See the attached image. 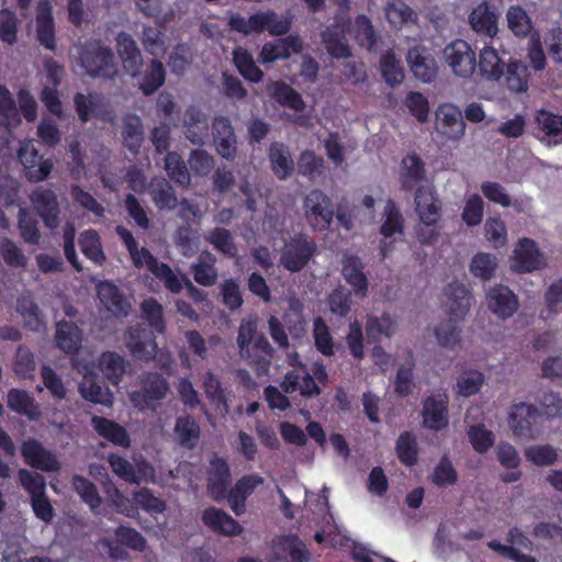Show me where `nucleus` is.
Instances as JSON below:
<instances>
[{
    "mask_svg": "<svg viewBox=\"0 0 562 562\" xmlns=\"http://www.w3.org/2000/svg\"><path fill=\"white\" fill-rule=\"evenodd\" d=\"M117 234L126 246L136 268H147L171 293L178 294L181 292L187 280L184 276L173 271L168 265L159 262L146 248H138L133 235L126 228L119 227Z\"/></svg>",
    "mask_w": 562,
    "mask_h": 562,
    "instance_id": "f257e3e1",
    "label": "nucleus"
},
{
    "mask_svg": "<svg viewBox=\"0 0 562 562\" xmlns=\"http://www.w3.org/2000/svg\"><path fill=\"white\" fill-rule=\"evenodd\" d=\"M441 57L451 74L458 78L469 79L475 72L477 66L475 50L464 40L458 38L447 44Z\"/></svg>",
    "mask_w": 562,
    "mask_h": 562,
    "instance_id": "f03ea898",
    "label": "nucleus"
},
{
    "mask_svg": "<svg viewBox=\"0 0 562 562\" xmlns=\"http://www.w3.org/2000/svg\"><path fill=\"white\" fill-rule=\"evenodd\" d=\"M79 63L92 77H111L115 74L111 50L99 42H91L78 48Z\"/></svg>",
    "mask_w": 562,
    "mask_h": 562,
    "instance_id": "7ed1b4c3",
    "label": "nucleus"
},
{
    "mask_svg": "<svg viewBox=\"0 0 562 562\" xmlns=\"http://www.w3.org/2000/svg\"><path fill=\"white\" fill-rule=\"evenodd\" d=\"M106 460L112 472L128 483L155 482V470L143 458H134L131 462L117 453H109Z\"/></svg>",
    "mask_w": 562,
    "mask_h": 562,
    "instance_id": "20e7f679",
    "label": "nucleus"
},
{
    "mask_svg": "<svg viewBox=\"0 0 562 562\" xmlns=\"http://www.w3.org/2000/svg\"><path fill=\"white\" fill-rule=\"evenodd\" d=\"M510 269L520 273H530L547 266V258L537 243L530 238H520L509 257Z\"/></svg>",
    "mask_w": 562,
    "mask_h": 562,
    "instance_id": "39448f33",
    "label": "nucleus"
},
{
    "mask_svg": "<svg viewBox=\"0 0 562 562\" xmlns=\"http://www.w3.org/2000/svg\"><path fill=\"white\" fill-rule=\"evenodd\" d=\"M316 251L315 243L306 235H296L285 243L280 262L289 271L302 270Z\"/></svg>",
    "mask_w": 562,
    "mask_h": 562,
    "instance_id": "423d86ee",
    "label": "nucleus"
},
{
    "mask_svg": "<svg viewBox=\"0 0 562 562\" xmlns=\"http://www.w3.org/2000/svg\"><path fill=\"white\" fill-rule=\"evenodd\" d=\"M539 416L538 409L525 402L513 404L508 409V427L516 437L522 439H536L540 432L533 424Z\"/></svg>",
    "mask_w": 562,
    "mask_h": 562,
    "instance_id": "0eeeda50",
    "label": "nucleus"
},
{
    "mask_svg": "<svg viewBox=\"0 0 562 562\" xmlns=\"http://www.w3.org/2000/svg\"><path fill=\"white\" fill-rule=\"evenodd\" d=\"M465 122L461 110L453 103H442L435 112L437 133L450 140H459L465 134Z\"/></svg>",
    "mask_w": 562,
    "mask_h": 562,
    "instance_id": "6e6552de",
    "label": "nucleus"
},
{
    "mask_svg": "<svg viewBox=\"0 0 562 562\" xmlns=\"http://www.w3.org/2000/svg\"><path fill=\"white\" fill-rule=\"evenodd\" d=\"M143 391H133L128 397L138 409L153 408V403L164 398L169 390L168 383L159 374L148 373L142 376Z\"/></svg>",
    "mask_w": 562,
    "mask_h": 562,
    "instance_id": "1a4fd4ad",
    "label": "nucleus"
},
{
    "mask_svg": "<svg viewBox=\"0 0 562 562\" xmlns=\"http://www.w3.org/2000/svg\"><path fill=\"white\" fill-rule=\"evenodd\" d=\"M485 301L488 311L501 319L512 317L519 308L517 295L503 284L491 286L485 293Z\"/></svg>",
    "mask_w": 562,
    "mask_h": 562,
    "instance_id": "9d476101",
    "label": "nucleus"
},
{
    "mask_svg": "<svg viewBox=\"0 0 562 562\" xmlns=\"http://www.w3.org/2000/svg\"><path fill=\"white\" fill-rule=\"evenodd\" d=\"M304 210L306 218L314 228L325 229L333 220L334 211L330 201L322 191L314 190L307 194Z\"/></svg>",
    "mask_w": 562,
    "mask_h": 562,
    "instance_id": "9b49d317",
    "label": "nucleus"
},
{
    "mask_svg": "<svg viewBox=\"0 0 562 562\" xmlns=\"http://www.w3.org/2000/svg\"><path fill=\"white\" fill-rule=\"evenodd\" d=\"M443 307L450 318L456 321L462 319L470 310L471 294L465 285L461 282H451L443 292Z\"/></svg>",
    "mask_w": 562,
    "mask_h": 562,
    "instance_id": "f8f14e48",
    "label": "nucleus"
},
{
    "mask_svg": "<svg viewBox=\"0 0 562 562\" xmlns=\"http://www.w3.org/2000/svg\"><path fill=\"white\" fill-rule=\"evenodd\" d=\"M423 425L431 430H442L449 425L448 396L446 394H436L428 396L424 401Z\"/></svg>",
    "mask_w": 562,
    "mask_h": 562,
    "instance_id": "ddd939ff",
    "label": "nucleus"
},
{
    "mask_svg": "<svg viewBox=\"0 0 562 562\" xmlns=\"http://www.w3.org/2000/svg\"><path fill=\"white\" fill-rule=\"evenodd\" d=\"M415 206L419 220L427 226L440 218L441 202L431 184L420 186L415 194Z\"/></svg>",
    "mask_w": 562,
    "mask_h": 562,
    "instance_id": "4468645a",
    "label": "nucleus"
},
{
    "mask_svg": "<svg viewBox=\"0 0 562 562\" xmlns=\"http://www.w3.org/2000/svg\"><path fill=\"white\" fill-rule=\"evenodd\" d=\"M498 18L494 5L481 2L472 9L468 22L476 34L493 38L498 33Z\"/></svg>",
    "mask_w": 562,
    "mask_h": 562,
    "instance_id": "2eb2a0df",
    "label": "nucleus"
},
{
    "mask_svg": "<svg viewBox=\"0 0 562 562\" xmlns=\"http://www.w3.org/2000/svg\"><path fill=\"white\" fill-rule=\"evenodd\" d=\"M18 156L30 181L40 182L45 180L53 169V162L43 160L32 142L24 143L20 147Z\"/></svg>",
    "mask_w": 562,
    "mask_h": 562,
    "instance_id": "dca6fc26",
    "label": "nucleus"
},
{
    "mask_svg": "<svg viewBox=\"0 0 562 562\" xmlns=\"http://www.w3.org/2000/svg\"><path fill=\"white\" fill-rule=\"evenodd\" d=\"M407 64L413 75L423 82L432 81L438 72L434 55L424 47H413L407 53Z\"/></svg>",
    "mask_w": 562,
    "mask_h": 562,
    "instance_id": "f3484780",
    "label": "nucleus"
},
{
    "mask_svg": "<svg viewBox=\"0 0 562 562\" xmlns=\"http://www.w3.org/2000/svg\"><path fill=\"white\" fill-rule=\"evenodd\" d=\"M126 346L131 353L140 360L153 359L157 344L153 334L142 326L131 327L125 336Z\"/></svg>",
    "mask_w": 562,
    "mask_h": 562,
    "instance_id": "a211bd4d",
    "label": "nucleus"
},
{
    "mask_svg": "<svg viewBox=\"0 0 562 562\" xmlns=\"http://www.w3.org/2000/svg\"><path fill=\"white\" fill-rule=\"evenodd\" d=\"M231 484V472L225 460L214 457L207 470V490L215 501L226 497Z\"/></svg>",
    "mask_w": 562,
    "mask_h": 562,
    "instance_id": "6ab92c4d",
    "label": "nucleus"
},
{
    "mask_svg": "<svg viewBox=\"0 0 562 562\" xmlns=\"http://www.w3.org/2000/svg\"><path fill=\"white\" fill-rule=\"evenodd\" d=\"M281 387L288 394L297 392L304 397L315 396L321 393L313 376L303 366L289 371L281 383Z\"/></svg>",
    "mask_w": 562,
    "mask_h": 562,
    "instance_id": "aec40b11",
    "label": "nucleus"
},
{
    "mask_svg": "<svg viewBox=\"0 0 562 562\" xmlns=\"http://www.w3.org/2000/svg\"><path fill=\"white\" fill-rule=\"evenodd\" d=\"M77 370L83 374V381L79 384V391L83 398L87 401L104 405L106 407L112 406L113 395L109 389L102 387L97 384L91 378L90 373L92 369L80 361L76 362Z\"/></svg>",
    "mask_w": 562,
    "mask_h": 562,
    "instance_id": "412c9836",
    "label": "nucleus"
},
{
    "mask_svg": "<svg viewBox=\"0 0 562 562\" xmlns=\"http://www.w3.org/2000/svg\"><path fill=\"white\" fill-rule=\"evenodd\" d=\"M53 7L49 0H38L36 5L35 23L40 43L47 49H55V32Z\"/></svg>",
    "mask_w": 562,
    "mask_h": 562,
    "instance_id": "4be33fe9",
    "label": "nucleus"
},
{
    "mask_svg": "<svg viewBox=\"0 0 562 562\" xmlns=\"http://www.w3.org/2000/svg\"><path fill=\"white\" fill-rule=\"evenodd\" d=\"M53 7L49 0H38L36 5L35 23L40 43L47 49H55V32Z\"/></svg>",
    "mask_w": 562,
    "mask_h": 562,
    "instance_id": "5701e85b",
    "label": "nucleus"
},
{
    "mask_svg": "<svg viewBox=\"0 0 562 562\" xmlns=\"http://www.w3.org/2000/svg\"><path fill=\"white\" fill-rule=\"evenodd\" d=\"M272 552L278 560L291 562H307L310 560V552L305 544L294 536L274 539Z\"/></svg>",
    "mask_w": 562,
    "mask_h": 562,
    "instance_id": "b1692460",
    "label": "nucleus"
},
{
    "mask_svg": "<svg viewBox=\"0 0 562 562\" xmlns=\"http://www.w3.org/2000/svg\"><path fill=\"white\" fill-rule=\"evenodd\" d=\"M214 143L217 153L227 160H233L236 155V136L234 128L226 117H217L213 124Z\"/></svg>",
    "mask_w": 562,
    "mask_h": 562,
    "instance_id": "393cba45",
    "label": "nucleus"
},
{
    "mask_svg": "<svg viewBox=\"0 0 562 562\" xmlns=\"http://www.w3.org/2000/svg\"><path fill=\"white\" fill-rule=\"evenodd\" d=\"M22 456L27 464L42 471H56L59 463L55 456L45 450L41 443L35 440H27L21 449Z\"/></svg>",
    "mask_w": 562,
    "mask_h": 562,
    "instance_id": "a878e982",
    "label": "nucleus"
},
{
    "mask_svg": "<svg viewBox=\"0 0 562 562\" xmlns=\"http://www.w3.org/2000/svg\"><path fill=\"white\" fill-rule=\"evenodd\" d=\"M31 201L47 227L54 228L59 224V207L56 194L50 190H36Z\"/></svg>",
    "mask_w": 562,
    "mask_h": 562,
    "instance_id": "bb28decb",
    "label": "nucleus"
},
{
    "mask_svg": "<svg viewBox=\"0 0 562 562\" xmlns=\"http://www.w3.org/2000/svg\"><path fill=\"white\" fill-rule=\"evenodd\" d=\"M202 520L212 530L220 532L223 536H239L244 531V528L233 517L214 507L207 508L203 512Z\"/></svg>",
    "mask_w": 562,
    "mask_h": 562,
    "instance_id": "cd10ccee",
    "label": "nucleus"
},
{
    "mask_svg": "<svg viewBox=\"0 0 562 562\" xmlns=\"http://www.w3.org/2000/svg\"><path fill=\"white\" fill-rule=\"evenodd\" d=\"M302 50V41L297 36L290 35L274 43L263 45L260 54L262 64L272 63L278 59L289 58L292 54Z\"/></svg>",
    "mask_w": 562,
    "mask_h": 562,
    "instance_id": "c85d7f7f",
    "label": "nucleus"
},
{
    "mask_svg": "<svg viewBox=\"0 0 562 562\" xmlns=\"http://www.w3.org/2000/svg\"><path fill=\"white\" fill-rule=\"evenodd\" d=\"M117 54L122 60L124 70L131 75L136 76L143 64L140 52L131 37L126 33H120L116 38Z\"/></svg>",
    "mask_w": 562,
    "mask_h": 562,
    "instance_id": "c756f323",
    "label": "nucleus"
},
{
    "mask_svg": "<svg viewBox=\"0 0 562 562\" xmlns=\"http://www.w3.org/2000/svg\"><path fill=\"white\" fill-rule=\"evenodd\" d=\"M361 260L353 255H346L342 260V276L357 295L366 296L368 293V279L363 273Z\"/></svg>",
    "mask_w": 562,
    "mask_h": 562,
    "instance_id": "7c9ffc66",
    "label": "nucleus"
},
{
    "mask_svg": "<svg viewBox=\"0 0 562 562\" xmlns=\"http://www.w3.org/2000/svg\"><path fill=\"white\" fill-rule=\"evenodd\" d=\"M91 425L97 434L115 446L127 448L131 445L130 435L120 424L99 416L91 418Z\"/></svg>",
    "mask_w": 562,
    "mask_h": 562,
    "instance_id": "2f4dec72",
    "label": "nucleus"
},
{
    "mask_svg": "<svg viewBox=\"0 0 562 562\" xmlns=\"http://www.w3.org/2000/svg\"><path fill=\"white\" fill-rule=\"evenodd\" d=\"M383 11L393 29L400 30L417 23V13L402 0H389Z\"/></svg>",
    "mask_w": 562,
    "mask_h": 562,
    "instance_id": "473e14b6",
    "label": "nucleus"
},
{
    "mask_svg": "<svg viewBox=\"0 0 562 562\" xmlns=\"http://www.w3.org/2000/svg\"><path fill=\"white\" fill-rule=\"evenodd\" d=\"M98 297L101 304L113 315H126L130 311L128 301L111 282L104 281L98 284Z\"/></svg>",
    "mask_w": 562,
    "mask_h": 562,
    "instance_id": "72a5a7b5",
    "label": "nucleus"
},
{
    "mask_svg": "<svg viewBox=\"0 0 562 562\" xmlns=\"http://www.w3.org/2000/svg\"><path fill=\"white\" fill-rule=\"evenodd\" d=\"M8 407L30 419H37L41 416L40 406L32 394L21 389H11L7 394Z\"/></svg>",
    "mask_w": 562,
    "mask_h": 562,
    "instance_id": "f704fd0d",
    "label": "nucleus"
},
{
    "mask_svg": "<svg viewBox=\"0 0 562 562\" xmlns=\"http://www.w3.org/2000/svg\"><path fill=\"white\" fill-rule=\"evenodd\" d=\"M477 66L484 78L488 80H498L504 75L506 64L498 56L494 47L485 46L480 52Z\"/></svg>",
    "mask_w": 562,
    "mask_h": 562,
    "instance_id": "c9c22d12",
    "label": "nucleus"
},
{
    "mask_svg": "<svg viewBox=\"0 0 562 562\" xmlns=\"http://www.w3.org/2000/svg\"><path fill=\"white\" fill-rule=\"evenodd\" d=\"M267 90L276 101L282 105L289 106L295 112H302L305 109V102L302 97L284 82H270L267 86Z\"/></svg>",
    "mask_w": 562,
    "mask_h": 562,
    "instance_id": "e433bc0d",
    "label": "nucleus"
},
{
    "mask_svg": "<svg viewBox=\"0 0 562 562\" xmlns=\"http://www.w3.org/2000/svg\"><path fill=\"white\" fill-rule=\"evenodd\" d=\"M400 177L402 184L406 189H412L415 184L425 179V166L423 160L416 154L405 156L401 164Z\"/></svg>",
    "mask_w": 562,
    "mask_h": 562,
    "instance_id": "4c0bfd02",
    "label": "nucleus"
},
{
    "mask_svg": "<svg viewBox=\"0 0 562 562\" xmlns=\"http://www.w3.org/2000/svg\"><path fill=\"white\" fill-rule=\"evenodd\" d=\"M257 336L258 334L256 319H243L239 325L237 335V346L241 359L247 361H255L257 359L256 353L251 349V344Z\"/></svg>",
    "mask_w": 562,
    "mask_h": 562,
    "instance_id": "58836bf2",
    "label": "nucleus"
},
{
    "mask_svg": "<svg viewBox=\"0 0 562 562\" xmlns=\"http://www.w3.org/2000/svg\"><path fill=\"white\" fill-rule=\"evenodd\" d=\"M99 367L109 381L117 384L126 372V360L116 352L108 351L100 357Z\"/></svg>",
    "mask_w": 562,
    "mask_h": 562,
    "instance_id": "ea45409f",
    "label": "nucleus"
},
{
    "mask_svg": "<svg viewBox=\"0 0 562 562\" xmlns=\"http://www.w3.org/2000/svg\"><path fill=\"white\" fill-rule=\"evenodd\" d=\"M186 135L193 144H200L207 136L209 124L203 113L190 109L184 115Z\"/></svg>",
    "mask_w": 562,
    "mask_h": 562,
    "instance_id": "a19ab883",
    "label": "nucleus"
},
{
    "mask_svg": "<svg viewBox=\"0 0 562 562\" xmlns=\"http://www.w3.org/2000/svg\"><path fill=\"white\" fill-rule=\"evenodd\" d=\"M56 344L67 353L78 350L81 344V333L79 328L72 323H58L56 330Z\"/></svg>",
    "mask_w": 562,
    "mask_h": 562,
    "instance_id": "79ce46f5",
    "label": "nucleus"
},
{
    "mask_svg": "<svg viewBox=\"0 0 562 562\" xmlns=\"http://www.w3.org/2000/svg\"><path fill=\"white\" fill-rule=\"evenodd\" d=\"M380 70L383 79L390 86L400 85L404 79L401 59L393 49L381 56Z\"/></svg>",
    "mask_w": 562,
    "mask_h": 562,
    "instance_id": "37998d69",
    "label": "nucleus"
},
{
    "mask_svg": "<svg viewBox=\"0 0 562 562\" xmlns=\"http://www.w3.org/2000/svg\"><path fill=\"white\" fill-rule=\"evenodd\" d=\"M269 157L272 170L278 178L285 179L291 175L293 170V161L285 146L279 143L272 144Z\"/></svg>",
    "mask_w": 562,
    "mask_h": 562,
    "instance_id": "c03bdc74",
    "label": "nucleus"
},
{
    "mask_svg": "<svg viewBox=\"0 0 562 562\" xmlns=\"http://www.w3.org/2000/svg\"><path fill=\"white\" fill-rule=\"evenodd\" d=\"M536 121L540 130L548 137H553V144H562V116L546 110L537 113Z\"/></svg>",
    "mask_w": 562,
    "mask_h": 562,
    "instance_id": "a18cd8bd",
    "label": "nucleus"
},
{
    "mask_svg": "<svg viewBox=\"0 0 562 562\" xmlns=\"http://www.w3.org/2000/svg\"><path fill=\"white\" fill-rule=\"evenodd\" d=\"M150 194L155 205L160 210H172L177 205V198L173 190L164 179H156L151 182Z\"/></svg>",
    "mask_w": 562,
    "mask_h": 562,
    "instance_id": "49530a36",
    "label": "nucleus"
},
{
    "mask_svg": "<svg viewBox=\"0 0 562 562\" xmlns=\"http://www.w3.org/2000/svg\"><path fill=\"white\" fill-rule=\"evenodd\" d=\"M527 461L537 467H550L558 460V450L551 445H532L525 448Z\"/></svg>",
    "mask_w": 562,
    "mask_h": 562,
    "instance_id": "de8ad7c7",
    "label": "nucleus"
},
{
    "mask_svg": "<svg viewBox=\"0 0 562 562\" xmlns=\"http://www.w3.org/2000/svg\"><path fill=\"white\" fill-rule=\"evenodd\" d=\"M468 437L472 448L477 453L487 452L495 442V435L483 424L472 425L468 429Z\"/></svg>",
    "mask_w": 562,
    "mask_h": 562,
    "instance_id": "09e8293b",
    "label": "nucleus"
},
{
    "mask_svg": "<svg viewBox=\"0 0 562 562\" xmlns=\"http://www.w3.org/2000/svg\"><path fill=\"white\" fill-rule=\"evenodd\" d=\"M175 435L182 446L193 448L200 438V427L191 417H179Z\"/></svg>",
    "mask_w": 562,
    "mask_h": 562,
    "instance_id": "8fccbe9b",
    "label": "nucleus"
},
{
    "mask_svg": "<svg viewBox=\"0 0 562 562\" xmlns=\"http://www.w3.org/2000/svg\"><path fill=\"white\" fill-rule=\"evenodd\" d=\"M508 29L516 36H526L530 33L532 25L526 10L519 5H512L506 12Z\"/></svg>",
    "mask_w": 562,
    "mask_h": 562,
    "instance_id": "3c124183",
    "label": "nucleus"
},
{
    "mask_svg": "<svg viewBox=\"0 0 562 562\" xmlns=\"http://www.w3.org/2000/svg\"><path fill=\"white\" fill-rule=\"evenodd\" d=\"M497 265L496 256L479 252L471 260L470 271L475 278L490 280L494 276Z\"/></svg>",
    "mask_w": 562,
    "mask_h": 562,
    "instance_id": "603ef678",
    "label": "nucleus"
},
{
    "mask_svg": "<svg viewBox=\"0 0 562 562\" xmlns=\"http://www.w3.org/2000/svg\"><path fill=\"white\" fill-rule=\"evenodd\" d=\"M323 41L326 49L334 58H348L350 47L346 40L339 34L338 27H329L323 33Z\"/></svg>",
    "mask_w": 562,
    "mask_h": 562,
    "instance_id": "864d4df0",
    "label": "nucleus"
},
{
    "mask_svg": "<svg viewBox=\"0 0 562 562\" xmlns=\"http://www.w3.org/2000/svg\"><path fill=\"white\" fill-rule=\"evenodd\" d=\"M234 61L245 79L252 82H259L262 79V71L255 65L251 55L247 50L237 48L234 52Z\"/></svg>",
    "mask_w": 562,
    "mask_h": 562,
    "instance_id": "5fc2aeb1",
    "label": "nucleus"
},
{
    "mask_svg": "<svg viewBox=\"0 0 562 562\" xmlns=\"http://www.w3.org/2000/svg\"><path fill=\"white\" fill-rule=\"evenodd\" d=\"M484 375L479 371H465L457 380L456 391L459 395L469 397L476 394L484 384Z\"/></svg>",
    "mask_w": 562,
    "mask_h": 562,
    "instance_id": "6e6d98bb",
    "label": "nucleus"
},
{
    "mask_svg": "<svg viewBox=\"0 0 562 562\" xmlns=\"http://www.w3.org/2000/svg\"><path fill=\"white\" fill-rule=\"evenodd\" d=\"M203 386L206 396L216 406L217 412L221 415H226L228 413V406L218 380L212 373L207 372L203 376Z\"/></svg>",
    "mask_w": 562,
    "mask_h": 562,
    "instance_id": "4d7b16f0",
    "label": "nucleus"
},
{
    "mask_svg": "<svg viewBox=\"0 0 562 562\" xmlns=\"http://www.w3.org/2000/svg\"><path fill=\"white\" fill-rule=\"evenodd\" d=\"M352 27L357 42L367 49H371L374 46L378 36L370 19L360 14L356 18Z\"/></svg>",
    "mask_w": 562,
    "mask_h": 562,
    "instance_id": "13d9d810",
    "label": "nucleus"
},
{
    "mask_svg": "<svg viewBox=\"0 0 562 562\" xmlns=\"http://www.w3.org/2000/svg\"><path fill=\"white\" fill-rule=\"evenodd\" d=\"M20 122L10 91L0 86V128H8Z\"/></svg>",
    "mask_w": 562,
    "mask_h": 562,
    "instance_id": "bf43d9fd",
    "label": "nucleus"
},
{
    "mask_svg": "<svg viewBox=\"0 0 562 562\" xmlns=\"http://www.w3.org/2000/svg\"><path fill=\"white\" fill-rule=\"evenodd\" d=\"M396 454L400 461L406 465H413L417 460V442L415 435L402 434L396 441Z\"/></svg>",
    "mask_w": 562,
    "mask_h": 562,
    "instance_id": "052dcab7",
    "label": "nucleus"
},
{
    "mask_svg": "<svg viewBox=\"0 0 562 562\" xmlns=\"http://www.w3.org/2000/svg\"><path fill=\"white\" fill-rule=\"evenodd\" d=\"M484 202L479 194H471L465 198L461 217L468 226L479 225L482 222Z\"/></svg>",
    "mask_w": 562,
    "mask_h": 562,
    "instance_id": "680f3d73",
    "label": "nucleus"
},
{
    "mask_svg": "<svg viewBox=\"0 0 562 562\" xmlns=\"http://www.w3.org/2000/svg\"><path fill=\"white\" fill-rule=\"evenodd\" d=\"M72 485L75 491L81 497V499L91 508L95 509L101 505V497L97 491V487L89 480L75 475L72 479Z\"/></svg>",
    "mask_w": 562,
    "mask_h": 562,
    "instance_id": "e2e57ef3",
    "label": "nucleus"
},
{
    "mask_svg": "<svg viewBox=\"0 0 562 562\" xmlns=\"http://www.w3.org/2000/svg\"><path fill=\"white\" fill-rule=\"evenodd\" d=\"M80 249L83 255L95 263H101L104 259L99 236L94 231H86L79 239Z\"/></svg>",
    "mask_w": 562,
    "mask_h": 562,
    "instance_id": "0e129e2a",
    "label": "nucleus"
},
{
    "mask_svg": "<svg viewBox=\"0 0 562 562\" xmlns=\"http://www.w3.org/2000/svg\"><path fill=\"white\" fill-rule=\"evenodd\" d=\"M367 334L373 338L378 335L392 337L397 330L396 321L384 314L381 317H370L366 325Z\"/></svg>",
    "mask_w": 562,
    "mask_h": 562,
    "instance_id": "69168bd1",
    "label": "nucleus"
},
{
    "mask_svg": "<svg viewBox=\"0 0 562 562\" xmlns=\"http://www.w3.org/2000/svg\"><path fill=\"white\" fill-rule=\"evenodd\" d=\"M404 104L418 122L424 123L428 120L429 102L423 93L417 91L407 93L404 99Z\"/></svg>",
    "mask_w": 562,
    "mask_h": 562,
    "instance_id": "338daca9",
    "label": "nucleus"
},
{
    "mask_svg": "<svg viewBox=\"0 0 562 562\" xmlns=\"http://www.w3.org/2000/svg\"><path fill=\"white\" fill-rule=\"evenodd\" d=\"M484 234L494 248H501L507 244V228L499 217H488L486 220Z\"/></svg>",
    "mask_w": 562,
    "mask_h": 562,
    "instance_id": "774afa93",
    "label": "nucleus"
}]
</instances>
